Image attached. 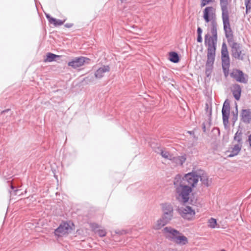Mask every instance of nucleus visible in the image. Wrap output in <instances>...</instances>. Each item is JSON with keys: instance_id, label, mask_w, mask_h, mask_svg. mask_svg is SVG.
<instances>
[{"instance_id": "1a4fd4ad", "label": "nucleus", "mask_w": 251, "mask_h": 251, "mask_svg": "<svg viewBox=\"0 0 251 251\" xmlns=\"http://www.w3.org/2000/svg\"><path fill=\"white\" fill-rule=\"evenodd\" d=\"M176 211L182 218L188 220H191L192 217L196 214L195 210L188 205L185 207H178Z\"/></svg>"}, {"instance_id": "6e6d98bb", "label": "nucleus", "mask_w": 251, "mask_h": 251, "mask_svg": "<svg viewBox=\"0 0 251 251\" xmlns=\"http://www.w3.org/2000/svg\"><path fill=\"white\" fill-rule=\"evenodd\" d=\"M89 76H88V77H87L86 78V79H89Z\"/></svg>"}, {"instance_id": "7c9ffc66", "label": "nucleus", "mask_w": 251, "mask_h": 251, "mask_svg": "<svg viewBox=\"0 0 251 251\" xmlns=\"http://www.w3.org/2000/svg\"><path fill=\"white\" fill-rule=\"evenodd\" d=\"M160 151V154L162 156V157L165 159H168L170 160H171L172 155H170L169 152L164 151L163 150Z\"/></svg>"}, {"instance_id": "473e14b6", "label": "nucleus", "mask_w": 251, "mask_h": 251, "mask_svg": "<svg viewBox=\"0 0 251 251\" xmlns=\"http://www.w3.org/2000/svg\"><path fill=\"white\" fill-rule=\"evenodd\" d=\"M214 0H201V7H203L211 3H213Z\"/></svg>"}, {"instance_id": "393cba45", "label": "nucleus", "mask_w": 251, "mask_h": 251, "mask_svg": "<svg viewBox=\"0 0 251 251\" xmlns=\"http://www.w3.org/2000/svg\"><path fill=\"white\" fill-rule=\"evenodd\" d=\"M186 159V156L185 155H184L179 156L177 157L172 156L171 160L174 161L176 163L179 164L180 165H182L185 162Z\"/></svg>"}, {"instance_id": "2f4dec72", "label": "nucleus", "mask_w": 251, "mask_h": 251, "mask_svg": "<svg viewBox=\"0 0 251 251\" xmlns=\"http://www.w3.org/2000/svg\"><path fill=\"white\" fill-rule=\"evenodd\" d=\"M232 122L233 123V126L234 125L235 122L238 119V110H237V106L236 107V110L235 111L232 112Z\"/></svg>"}, {"instance_id": "5fc2aeb1", "label": "nucleus", "mask_w": 251, "mask_h": 251, "mask_svg": "<svg viewBox=\"0 0 251 251\" xmlns=\"http://www.w3.org/2000/svg\"><path fill=\"white\" fill-rule=\"evenodd\" d=\"M37 0H34L35 3H36Z\"/></svg>"}, {"instance_id": "58836bf2", "label": "nucleus", "mask_w": 251, "mask_h": 251, "mask_svg": "<svg viewBox=\"0 0 251 251\" xmlns=\"http://www.w3.org/2000/svg\"><path fill=\"white\" fill-rule=\"evenodd\" d=\"M163 149L160 147H157L155 149H154V151L158 154H160V151L159 150H162Z\"/></svg>"}, {"instance_id": "ea45409f", "label": "nucleus", "mask_w": 251, "mask_h": 251, "mask_svg": "<svg viewBox=\"0 0 251 251\" xmlns=\"http://www.w3.org/2000/svg\"><path fill=\"white\" fill-rule=\"evenodd\" d=\"M74 25L73 23H66L64 25V26L66 28H71Z\"/></svg>"}, {"instance_id": "f3484780", "label": "nucleus", "mask_w": 251, "mask_h": 251, "mask_svg": "<svg viewBox=\"0 0 251 251\" xmlns=\"http://www.w3.org/2000/svg\"><path fill=\"white\" fill-rule=\"evenodd\" d=\"M199 179L206 187L209 186L211 184V181L208 178L207 174L204 171L201 170V172L198 174Z\"/></svg>"}, {"instance_id": "b1692460", "label": "nucleus", "mask_w": 251, "mask_h": 251, "mask_svg": "<svg viewBox=\"0 0 251 251\" xmlns=\"http://www.w3.org/2000/svg\"><path fill=\"white\" fill-rule=\"evenodd\" d=\"M242 148V145L236 144L232 148L230 153L228 155V157L231 158L237 155L240 151Z\"/></svg>"}, {"instance_id": "603ef678", "label": "nucleus", "mask_w": 251, "mask_h": 251, "mask_svg": "<svg viewBox=\"0 0 251 251\" xmlns=\"http://www.w3.org/2000/svg\"><path fill=\"white\" fill-rule=\"evenodd\" d=\"M220 251H226L225 249H222Z\"/></svg>"}, {"instance_id": "4468645a", "label": "nucleus", "mask_w": 251, "mask_h": 251, "mask_svg": "<svg viewBox=\"0 0 251 251\" xmlns=\"http://www.w3.org/2000/svg\"><path fill=\"white\" fill-rule=\"evenodd\" d=\"M4 151L2 148V147H0V174H2V175L4 176H9L10 175L8 174V172L6 169L4 168L6 165L5 164V162L2 160L3 156Z\"/></svg>"}, {"instance_id": "6e6552de", "label": "nucleus", "mask_w": 251, "mask_h": 251, "mask_svg": "<svg viewBox=\"0 0 251 251\" xmlns=\"http://www.w3.org/2000/svg\"><path fill=\"white\" fill-rule=\"evenodd\" d=\"M183 178L185 183H187V185L193 189L196 187L199 181L198 174L194 171L185 174Z\"/></svg>"}, {"instance_id": "f704fd0d", "label": "nucleus", "mask_w": 251, "mask_h": 251, "mask_svg": "<svg viewBox=\"0 0 251 251\" xmlns=\"http://www.w3.org/2000/svg\"><path fill=\"white\" fill-rule=\"evenodd\" d=\"M127 233V231L124 229L122 230H115V233L118 235H124L126 234Z\"/></svg>"}, {"instance_id": "79ce46f5", "label": "nucleus", "mask_w": 251, "mask_h": 251, "mask_svg": "<svg viewBox=\"0 0 251 251\" xmlns=\"http://www.w3.org/2000/svg\"><path fill=\"white\" fill-rule=\"evenodd\" d=\"M246 6V13L248 14L251 9V7L248 6V4H245Z\"/></svg>"}, {"instance_id": "7ed1b4c3", "label": "nucleus", "mask_w": 251, "mask_h": 251, "mask_svg": "<svg viewBox=\"0 0 251 251\" xmlns=\"http://www.w3.org/2000/svg\"><path fill=\"white\" fill-rule=\"evenodd\" d=\"M193 188L189 187L187 184L180 185L176 190L177 194L176 200L180 202L185 204L187 203L191 204L193 200H191L190 196L192 193Z\"/></svg>"}, {"instance_id": "cd10ccee", "label": "nucleus", "mask_w": 251, "mask_h": 251, "mask_svg": "<svg viewBox=\"0 0 251 251\" xmlns=\"http://www.w3.org/2000/svg\"><path fill=\"white\" fill-rule=\"evenodd\" d=\"M77 156V152L75 150H73L72 152H69L66 154L65 157L71 161L74 160Z\"/></svg>"}, {"instance_id": "4c0bfd02", "label": "nucleus", "mask_w": 251, "mask_h": 251, "mask_svg": "<svg viewBox=\"0 0 251 251\" xmlns=\"http://www.w3.org/2000/svg\"><path fill=\"white\" fill-rule=\"evenodd\" d=\"M197 41L198 43H201L202 42V35H197Z\"/></svg>"}, {"instance_id": "a878e982", "label": "nucleus", "mask_w": 251, "mask_h": 251, "mask_svg": "<svg viewBox=\"0 0 251 251\" xmlns=\"http://www.w3.org/2000/svg\"><path fill=\"white\" fill-rule=\"evenodd\" d=\"M242 131L239 130H238V131L236 132L234 136V140L235 141H237L239 145H242Z\"/></svg>"}, {"instance_id": "ddd939ff", "label": "nucleus", "mask_w": 251, "mask_h": 251, "mask_svg": "<svg viewBox=\"0 0 251 251\" xmlns=\"http://www.w3.org/2000/svg\"><path fill=\"white\" fill-rule=\"evenodd\" d=\"M163 232L164 234H168L165 236L166 238L174 242L178 234H179L180 232L178 230L171 226H166L164 227Z\"/></svg>"}, {"instance_id": "20e7f679", "label": "nucleus", "mask_w": 251, "mask_h": 251, "mask_svg": "<svg viewBox=\"0 0 251 251\" xmlns=\"http://www.w3.org/2000/svg\"><path fill=\"white\" fill-rule=\"evenodd\" d=\"M221 59L222 69L226 77L229 75V68L230 66V58L226 43L224 42L222 45Z\"/></svg>"}, {"instance_id": "c756f323", "label": "nucleus", "mask_w": 251, "mask_h": 251, "mask_svg": "<svg viewBox=\"0 0 251 251\" xmlns=\"http://www.w3.org/2000/svg\"><path fill=\"white\" fill-rule=\"evenodd\" d=\"M225 36L227 39L228 44L234 41L233 39V34L232 30H231L230 31H227V32H225Z\"/></svg>"}, {"instance_id": "0eeeda50", "label": "nucleus", "mask_w": 251, "mask_h": 251, "mask_svg": "<svg viewBox=\"0 0 251 251\" xmlns=\"http://www.w3.org/2000/svg\"><path fill=\"white\" fill-rule=\"evenodd\" d=\"M229 114L230 103L228 100L226 99L223 103L222 109L223 125L226 129H228L229 127L228 126Z\"/></svg>"}, {"instance_id": "bb28decb", "label": "nucleus", "mask_w": 251, "mask_h": 251, "mask_svg": "<svg viewBox=\"0 0 251 251\" xmlns=\"http://www.w3.org/2000/svg\"><path fill=\"white\" fill-rule=\"evenodd\" d=\"M21 187L20 185H18L17 186H15L14 184H10V188L11 191H9V193L11 195H17L18 194V192L20 191L19 188Z\"/></svg>"}, {"instance_id": "f257e3e1", "label": "nucleus", "mask_w": 251, "mask_h": 251, "mask_svg": "<svg viewBox=\"0 0 251 251\" xmlns=\"http://www.w3.org/2000/svg\"><path fill=\"white\" fill-rule=\"evenodd\" d=\"M203 18L206 23L211 22V33L204 36V44L207 46V60L205 64V73L209 77L213 69L215 59L217 42V24L216 20L215 9L212 6H206L203 10Z\"/></svg>"}, {"instance_id": "6ab92c4d", "label": "nucleus", "mask_w": 251, "mask_h": 251, "mask_svg": "<svg viewBox=\"0 0 251 251\" xmlns=\"http://www.w3.org/2000/svg\"><path fill=\"white\" fill-rule=\"evenodd\" d=\"M109 71L110 67L108 65L100 67L95 72V77L97 79H100L103 76L104 73L108 72Z\"/></svg>"}, {"instance_id": "de8ad7c7", "label": "nucleus", "mask_w": 251, "mask_h": 251, "mask_svg": "<svg viewBox=\"0 0 251 251\" xmlns=\"http://www.w3.org/2000/svg\"><path fill=\"white\" fill-rule=\"evenodd\" d=\"M187 132H188L189 134H190V135H194V131H188Z\"/></svg>"}, {"instance_id": "a211bd4d", "label": "nucleus", "mask_w": 251, "mask_h": 251, "mask_svg": "<svg viewBox=\"0 0 251 251\" xmlns=\"http://www.w3.org/2000/svg\"><path fill=\"white\" fill-rule=\"evenodd\" d=\"M45 16L49 23L53 25L56 27L62 25L65 21V20H61L53 18L49 14L45 13Z\"/></svg>"}, {"instance_id": "a19ab883", "label": "nucleus", "mask_w": 251, "mask_h": 251, "mask_svg": "<svg viewBox=\"0 0 251 251\" xmlns=\"http://www.w3.org/2000/svg\"><path fill=\"white\" fill-rule=\"evenodd\" d=\"M211 115H212V108H210L209 109V113H208V118H209L208 119L209 120V124L210 123V121H211Z\"/></svg>"}, {"instance_id": "aec40b11", "label": "nucleus", "mask_w": 251, "mask_h": 251, "mask_svg": "<svg viewBox=\"0 0 251 251\" xmlns=\"http://www.w3.org/2000/svg\"><path fill=\"white\" fill-rule=\"evenodd\" d=\"M174 242L176 244L180 245H185L188 243V238L182 233L179 232V234L177 236Z\"/></svg>"}, {"instance_id": "f8f14e48", "label": "nucleus", "mask_w": 251, "mask_h": 251, "mask_svg": "<svg viewBox=\"0 0 251 251\" xmlns=\"http://www.w3.org/2000/svg\"><path fill=\"white\" fill-rule=\"evenodd\" d=\"M71 227L67 221L62 222L54 231V234L55 236L61 237L63 235L68 233L69 230Z\"/></svg>"}, {"instance_id": "8fccbe9b", "label": "nucleus", "mask_w": 251, "mask_h": 251, "mask_svg": "<svg viewBox=\"0 0 251 251\" xmlns=\"http://www.w3.org/2000/svg\"><path fill=\"white\" fill-rule=\"evenodd\" d=\"M249 1H251V0H245V4H248Z\"/></svg>"}, {"instance_id": "a18cd8bd", "label": "nucleus", "mask_w": 251, "mask_h": 251, "mask_svg": "<svg viewBox=\"0 0 251 251\" xmlns=\"http://www.w3.org/2000/svg\"><path fill=\"white\" fill-rule=\"evenodd\" d=\"M248 142L249 143L250 147L251 148V134L248 136Z\"/></svg>"}, {"instance_id": "423d86ee", "label": "nucleus", "mask_w": 251, "mask_h": 251, "mask_svg": "<svg viewBox=\"0 0 251 251\" xmlns=\"http://www.w3.org/2000/svg\"><path fill=\"white\" fill-rule=\"evenodd\" d=\"M228 4L220 5L222 10V18L223 23V28L225 32L232 30L229 22Z\"/></svg>"}, {"instance_id": "39448f33", "label": "nucleus", "mask_w": 251, "mask_h": 251, "mask_svg": "<svg viewBox=\"0 0 251 251\" xmlns=\"http://www.w3.org/2000/svg\"><path fill=\"white\" fill-rule=\"evenodd\" d=\"M231 48V55L232 57L236 59L243 60L245 53H242V46L240 43L235 41L228 43Z\"/></svg>"}, {"instance_id": "f03ea898", "label": "nucleus", "mask_w": 251, "mask_h": 251, "mask_svg": "<svg viewBox=\"0 0 251 251\" xmlns=\"http://www.w3.org/2000/svg\"><path fill=\"white\" fill-rule=\"evenodd\" d=\"M162 214L158 219L154 228L156 230L160 229L170 223L174 218V208L173 205L169 203H163L161 204Z\"/></svg>"}, {"instance_id": "c03bdc74", "label": "nucleus", "mask_w": 251, "mask_h": 251, "mask_svg": "<svg viewBox=\"0 0 251 251\" xmlns=\"http://www.w3.org/2000/svg\"><path fill=\"white\" fill-rule=\"evenodd\" d=\"M202 129L203 132H206V126H205L204 123H203L202 124Z\"/></svg>"}, {"instance_id": "9b49d317", "label": "nucleus", "mask_w": 251, "mask_h": 251, "mask_svg": "<svg viewBox=\"0 0 251 251\" xmlns=\"http://www.w3.org/2000/svg\"><path fill=\"white\" fill-rule=\"evenodd\" d=\"M231 77L234 78L236 81L246 84L248 82V75L239 69H234L230 74Z\"/></svg>"}, {"instance_id": "dca6fc26", "label": "nucleus", "mask_w": 251, "mask_h": 251, "mask_svg": "<svg viewBox=\"0 0 251 251\" xmlns=\"http://www.w3.org/2000/svg\"><path fill=\"white\" fill-rule=\"evenodd\" d=\"M241 120L246 124L251 123V109H242L241 112Z\"/></svg>"}, {"instance_id": "864d4df0", "label": "nucleus", "mask_w": 251, "mask_h": 251, "mask_svg": "<svg viewBox=\"0 0 251 251\" xmlns=\"http://www.w3.org/2000/svg\"><path fill=\"white\" fill-rule=\"evenodd\" d=\"M37 0H34L35 3H36Z\"/></svg>"}, {"instance_id": "37998d69", "label": "nucleus", "mask_w": 251, "mask_h": 251, "mask_svg": "<svg viewBox=\"0 0 251 251\" xmlns=\"http://www.w3.org/2000/svg\"><path fill=\"white\" fill-rule=\"evenodd\" d=\"M9 112H10V110L9 109H7L3 110L1 112L0 115H2L4 114L5 113H8Z\"/></svg>"}, {"instance_id": "72a5a7b5", "label": "nucleus", "mask_w": 251, "mask_h": 251, "mask_svg": "<svg viewBox=\"0 0 251 251\" xmlns=\"http://www.w3.org/2000/svg\"><path fill=\"white\" fill-rule=\"evenodd\" d=\"M98 234L99 235L100 237H103L106 235V232L105 231V230L99 229L98 230Z\"/></svg>"}, {"instance_id": "412c9836", "label": "nucleus", "mask_w": 251, "mask_h": 251, "mask_svg": "<svg viewBox=\"0 0 251 251\" xmlns=\"http://www.w3.org/2000/svg\"><path fill=\"white\" fill-rule=\"evenodd\" d=\"M61 55H56L51 52H48L46 54V58L44 59L45 62H51L57 61L62 57Z\"/></svg>"}, {"instance_id": "49530a36", "label": "nucleus", "mask_w": 251, "mask_h": 251, "mask_svg": "<svg viewBox=\"0 0 251 251\" xmlns=\"http://www.w3.org/2000/svg\"><path fill=\"white\" fill-rule=\"evenodd\" d=\"M91 227L94 228H98L99 225L97 224L93 223L92 224Z\"/></svg>"}, {"instance_id": "c9c22d12", "label": "nucleus", "mask_w": 251, "mask_h": 251, "mask_svg": "<svg viewBox=\"0 0 251 251\" xmlns=\"http://www.w3.org/2000/svg\"><path fill=\"white\" fill-rule=\"evenodd\" d=\"M197 35H202V29L200 27H198L197 30Z\"/></svg>"}, {"instance_id": "5701e85b", "label": "nucleus", "mask_w": 251, "mask_h": 251, "mask_svg": "<svg viewBox=\"0 0 251 251\" xmlns=\"http://www.w3.org/2000/svg\"><path fill=\"white\" fill-rule=\"evenodd\" d=\"M168 59L172 63H177L180 61V58L177 52L171 51L169 53Z\"/></svg>"}, {"instance_id": "09e8293b", "label": "nucleus", "mask_w": 251, "mask_h": 251, "mask_svg": "<svg viewBox=\"0 0 251 251\" xmlns=\"http://www.w3.org/2000/svg\"><path fill=\"white\" fill-rule=\"evenodd\" d=\"M163 78L164 81H167V79L168 78V77L167 76H163Z\"/></svg>"}, {"instance_id": "4be33fe9", "label": "nucleus", "mask_w": 251, "mask_h": 251, "mask_svg": "<svg viewBox=\"0 0 251 251\" xmlns=\"http://www.w3.org/2000/svg\"><path fill=\"white\" fill-rule=\"evenodd\" d=\"M173 184L174 185V187L176 190L177 188H178L180 185H183L185 183V181L184 180L183 176H182L180 174H177L176 176L174 179Z\"/></svg>"}, {"instance_id": "2eb2a0df", "label": "nucleus", "mask_w": 251, "mask_h": 251, "mask_svg": "<svg viewBox=\"0 0 251 251\" xmlns=\"http://www.w3.org/2000/svg\"><path fill=\"white\" fill-rule=\"evenodd\" d=\"M231 92L233 97L236 100H239L242 93V88L241 86L237 83L232 85Z\"/></svg>"}, {"instance_id": "3c124183", "label": "nucleus", "mask_w": 251, "mask_h": 251, "mask_svg": "<svg viewBox=\"0 0 251 251\" xmlns=\"http://www.w3.org/2000/svg\"><path fill=\"white\" fill-rule=\"evenodd\" d=\"M206 110H207L208 109V104H206Z\"/></svg>"}, {"instance_id": "e433bc0d", "label": "nucleus", "mask_w": 251, "mask_h": 251, "mask_svg": "<svg viewBox=\"0 0 251 251\" xmlns=\"http://www.w3.org/2000/svg\"><path fill=\"white\" fill-rule=\"evenodd\" d=\"M228 0H220V5H226L228 4Z\"/></svg>"}, {"instance_id": "9d476101", "label": "nucleus", "mask_w": 251, "mask_h": 251, "mask_svg": "<svg viewBox=\"0 0 251 251\" xmlns=\"http://www.w3.org/2000/svg\"><path fill=\"white\" fill-rule=\"evenodd\" d=\"M90 60V59L88 57L80 56L72 59L68 62V65L74 69H76L82 66L84 64H89Z\"/></svg>"}, {"instance_id": "c85d7f7f", "label": "nucleus", "mask_w": 251, "mask_h": 251, "mask_svg": "<svg viewBox=\"0 0 251 251\" xmlns=\"http://www.w3.org/2000/svg\"><path fill=\"white\" fill-rule=\"evenodd\" d=\"M217 225V221L214 218H210L208 221V226L211 228H215Z\"/></svg>"}]
</instances>
